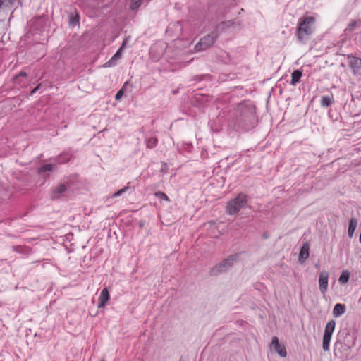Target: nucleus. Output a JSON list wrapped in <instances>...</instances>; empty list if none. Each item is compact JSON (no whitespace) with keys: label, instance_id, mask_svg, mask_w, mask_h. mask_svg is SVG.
<instances>
[{"label":"nucleus","instance_id":"obj_1","mask_svg":"<svg viewBox=\"0 0 361 361\" xmlns=\"http://www.w3.org/2000/svg\"><path fill=\"white\" fill-rule=\"evenodd\" d=\"M314 22L315 19L312 16L299 20L296 36L300 42L304 44L310 38L313 32Z\"/></svg>","mask_w":361,"mask_h":361},{"label":"nucleus","instance_id":"obj_2","mask_svg":"<svg viewBox=\"0 0 361 361\" xmlns=\"http://www.w3.org/2000/svg\"><path fill=\"white\" fill-rule=\"evenodd\" d=\"M247 202V197L243 193L227 202L226 210L230 215L237 214Z\"/></svg>","mask_w":361,"mask_h":361},{"label":"nucleus","instance_id":"obj_3","mask_svg":"<svg viewBox=\"0 0 361 361\" xmlns=\"http://www.w3.org/2000/svg\"><path fill=\"white\" fill-rule=\"evenodd\" d=\"M238 257V255L228 256L227 258L224 259L220 263L212 268L210 270V274L212 276H216L221 273L226 271L234 264L237 261Z\"/></svg>","mask_w":361,"mask_h":361},{"label":"nucleus","instance_id":"obj_4","mask_svg":"<svg viewBox=\"0 0 361 361\" xmlns=\"http://www.w3.org/2000/svg\"><path fill=\"white\" fill-rule=\"evenodd\" d=\"M218 35L216 32H212L207 36L201 38L200 41L195 45L196 51H204L212 46L216 41Z\"/></svg>","mask_w":361,"mask_h":361},{"label":"nucleus","instance_id":"obj_5","mask_svg":"<svg viewBox=\"0 0 361 361\" xmlns=\"http://www.w3.org/2000/svg\"><path fill=\"white\" fill-rule=\"evenodd\" d=\"M329 273L326 271H322L319 276V286L320 291L324 294L327 290Z\"/></svg>","mask_w":361,"mask_h":361},{"label":"nucleus","instance_id":"obj_6","mask_svg":"<svg viewBox=\"0 0 361 361\" xmlns=\"http://www.w3.org/2000/svg\"><path fill=\"white\" fill-rule=\"evenodd\" d=\"M271 346L274 347L275 351L281 357H285L287 355V352L284 345L280 344L279 338L274 336L271 341Z\"/></svg>","mask_w":361,"mask_h":361},{"label":"nucleus","instance_id":"obj_7","mask_svg":"<svg viewBox=\"0 0 361 361\" xmlns=\"http://www.w3.org/2000/svg\"><path fill=\"white\" fill-rule=\"evenodd\" d=\"M349 66L354 73H357L361 69V59L348 56Z\"/></svg>","mask_w":361,"mask_h":361},{"label":"nucleus","instance_id":"obj_8","mask_svg":"<svg viewBox=\"0 0 361 361\" xmlns=\"http://www.w3.org/2000/svg\"><path fill=\"white\" fill-rule=\"evenodd\" d=\"M66 186L63 183L56 186L51 191V199L54 200L61 197L63 192L66 191Z\"/></svg>","mask_w":361,"mask_h":361},{"label":"nucleus","instance_id":"obj_9","mask_svg":"<svg viewBox=\"0 0 361 361\" xmlns=\"http://www.w3.org/2000/svg\"><path fill=\"white\" fill-rule=\"evenodd\" d=\"M109 298L108 289L106 288H104L99 297L97 307L103 308L106 305V302L109 300Z\"/></svg>","mask_w":361,"mask_h":361},{"label":"nucleus","instance_id":"obj_10","mask_svg":"<svg viewBox=\"0 0 361 361\" xmlns=\"http://www.w3.org/2000/svg\"><path fill=\"white\" fill-rule=\"evenodd\" d=\"M336 322L334 320H330L325 326L324 335L331 336L334 331Z\"/></svg>","mask_w":361,"mask_h":361},{"label":"nucleus","instance_id":"obj_11","mask_svg":"<svg viewBox=\"0 0 361 361\" xmlns=\"http://www.w3.org/2000/svg\"><path fill=\"white\" fill-rule=\"evenodd\" d=\"M357 226V220L355 218H352L349 221V226L348 233L350 238L353 236L354 232Z\"/></svg>","mask_w":361,"mask_h":361},{"label":"nucleus","instance_id":"obj_12","mask_svg":"<svg viewBox=\"0 0 361 361\" xmlns=\"http://www.w3.org/2000/svg\"><path fill=\"white\" fill-rule=\"evenodd\" d=\"M310 245L307 243H305L300 249L299 258L306 259L309 257Z\"/></svg>","mask_w":361,"mask_h":361},{"label":"nucleus","instance_id":"obj_13","mask_svg":"<svg viewBox=\"0 0 361 361\" xmlns=\"http://www.w3.org/2000/svg\"><path fill=\"white\" fill-rule=\"evenodd\" d=\"M345 305L338 303L336 304L333 310V314L334 317H338L342 315L345 312Z\"/></svg>","mask_w":361,"mask_h":361},{"label":"nucleus","instance_id":"obj_14","mask_svg":"<svg viewBox=\"0 0 361 361\" xmlns=\"http://www.w3.org/2000/svg\"><path fill=\"white\" fill-rule=\"evenodd\" d=\"M331 339V336H323V341H322V348L324 351H329L330 348V341Z\"/></svg>","mask_w":361,"mask_h":361},{"label":"nucleus","instance_id":"obj_15","mask_svg":"<svg viewBox=\"0 0 361 361\" xmlns=\"http://www.w3.org/2000/svg\"><path fill=\"white\" fill-rule=\"evenodd\" d=\"M343 348V343H336L334 345V355L336 357L343 358V354L342 353L341 349Z\"/></svg>","mask_w":361,"mask_h":361},{"label":"nucleus","instance_id":"obj_16","mask_svg":"<svg viewBox=\"0 0 361 361\" xmlns=\"http://www.w3.org/2000/svg\"><path fill=\"white\" fill-rule=\"evenodd\" d=\"M302 76V72L299 70H295L291 75L292 80L291 84H295L300 81V79Z\"/></svg>","mask_w":361,"mask_h":361},{"label":"nucleus","instance_id":"obj_17","mask_svg":"<svg viewBox=\"0 0 361 361\" xmlns=\"http://www.w3.org/2000/svg\"><path fill=\"white\" fill-rule=\"evenodd\" d=\"M333 102V97L329 96H323L321 99V105L323 107L329 106Z\"/></svg>","mask_w":361,"mask_h":361},{"label":"nucleus","instance_id":"obj_18","mask_svg":"<svg viewBox=\"0 0 361 361\" xmlns=\"http://www.w3.org/2000/svg\"><path fill=\"white\" fill-rule=\"evenodd\" d=\"M54 167H55L54 165H53L51 164H45V165L42 166L40 168H39L38 172H39V173H42L44 172H47V171H53L54 169Z\"/></svg>","mask_w":361,"mask_h":361},{"label":"nucleus","instance_id":"obj_19","mask_svg":"<svg viewBox=\"0 0 361 361\" xmlns=\"http://www.w3.org/2000/svg\"><path fill=\"white\" fill-rule=\"evenodd\" d=\"M349 278H350V273L348 271H344L342 272L338 280H339L340 283H345L348 281Z\"/></svg>","mask_w":361,"mask_h":361},{"label":"nucleus","instance_id":"obj_20","mask_svg":"<svg viewBox=\"0 0 361 361\" xmlns=\"http://www.w3.org/2000/svg\"><path fill=\"white\" fill-rule=\"evenodd\" d=\"M144 0H132L130 4V8L131 10H137L143 3Z\"/></svg>","mask_w":361,"mask_h":361},{"label":"nucleus","instance_id":"obj_21","mask_svg":"<svg viewBox=\"0 0 361 361\" xmlns=\"http://www.w3.org/2000/svg\"><path fill=\"white\" fill-rule=\"evenodd\" d=\"M357 26V20H353L351 21L345 28V32H353Z\"/></svg>","mask_w":361,"mask_h":361},{"label":"nucleus","instance_id":"obj_22","mask_svg":"<svg viewBox=\"0 0 361 361\" xmlns=\"http://www.w3.org/2000/svg\"><path fill=\"white\" fill-rule=\"evenodd\" d=\"M122 55V49H118V50L116 51V53L112 56L111 60L109 61L110 63H113V61H116L117 59H120Z\"/></svg>","mask_w":361,"mask_h":361},{"label":"nucleus","instance_id":"obj_23","mask_svg":"<svg viewBox=\"0 0 361 361\" xmlns=\"http://www.w3.org/2000/svg\"><path fill=\"white\" fill-rule=\"evenodd\" d=\"M157 143V138L149 139L147 141V147H149V148H152L154 146H156Z\"/></svg>","mask_w":361,"mask_h":361},{"label":"nucleus","instance_id":"obj_24","mask_svg":"<svg viewBox=\"0 0 361 361\" xmlns=\"http://www.w3.org/2000/svg\"><path fill=\"white\" fill-rule=\"evenodd\" d=\"M155 196L162 200L169 201L168 196L164 192H157L155 193Z\"/></svg>","mask_w":361,"mask_h":361},{"label":"nucleus","instance_id":"obj_25","mask_svg":"<svg viewBox=\"0 0 361 361\" xmlns=\"http://www.w3.org/2000/svg\"><path fill=\"white\" fill-rule=\"evenodd\" d=\"M127 84H128V82H125V84H124V85H123V88H122V89H121V90H120L117 93H116V96H115V99H116V100H119V99H121V97H123V89L124 88V87H125Z\"/></svg>","mask_w":361,"mask_h":361},{"label":"nucleus","instance_id":"obj_26","mask_svg":"<svg viewBox=\"0 0 361 361\" xmlns=\"http://www.w3.org/2000/svg\"><path fill=\"white\" fill-rule=\"evenodd\" d=\"M128 189V187H124L123 188H122V189L118 190L117 192H116L115 193H114V195L112 196L114 197H118V196L121 195L124 192H126Z\"/></svg>","mask_w":361,"mask_h":361},{"label":"nucleus","instance_id":"obj_27","mask_svg":"<svg viewBox=\"0 0 361 361\" xmlns=\"http://www.w3.org/2000/svg\"><path fill=\"white\" fill-rule=\"evenodd\" d=\"M27 76V73H25L24 71H21L18 75H16V77L14 78L15 82L16 83L18 82L19 78H20V77L26 78Z\"/></svg>","mask_w":361,"mask_h":361},{"label":"nucleus","instance_id":"obj_28","mask_svg":"<svg viewBox=\"0 0 361 361\" xmlns=\"http://www.w3.org/2000/svg\"><path fill=\"white\" fill-rule=\"evenodd\" d=\"M127 42H128V38H126V39L123 40V43H122V45H121V47L119 49H121L123 50V49H124V48H125V47L126 46Z\"/></svg>","mask_w":361,"mask_h":361},{"label":"nucleus","instance_id":"obj_29","mask_svg":"<svg viewBox=\"0 0 361 361\" xmlns=\"http://www.w3.org/2000/svg\"><path fill=\"white\" fill-rule=\"evenodd\" d=\"M41 86V84H39L35 88H34L32 90V91L31 92V94H33L34 93H35L40 87Z\"/></svg>","mask_w":361,"mask_h":361},{"label":"nucleus","instance_id":"obj_30","mask_svg":"<svg viewBox=\"0 0 361 361\" xmlns=\"http://www.w3.org/2000/svg\"><path fill=\"white\" fill-rule=\"evenodd\" d=\"M210 227H211V228H215V227H216L215 224H212V223H211V224H210Z\"/></svg>","mask_w":361,"mask_h":361},{"label":"nucleus","instance_id":"obj_31","mask_svg":"<svg viewBox=\"0 0 361 361\" xmlns=\"http://www.w3.org/2000/svg\"><path fill=\"white\" fill-rule=\"evenodd\" d=\"M13 250H15V251H18V247H13Z\"/></svg>","mask_w":361,"mask_h":361},{"label":"nucleus","instance_id":"obj_32","mask_svg":"<svg viewBox=\"0 0 361 361\" xmlns=\"http://www.w3.org/2000/svg\"><path fill=\"white\" fill-rule=\"evenodd\" d=\"M4 0H0V6L3 4Z\"/></svg>","mask_w":361,"mask_h":361},{"label":"nucleus","instance_id":"obj_33","mask_svg":"<svg viewBox=\"0 0 361 361\" xmlns=\"http://www.w3.org/2000/svg\"><path fill=\"white\" fill-rule=\"evenodd\" d=\"M359 240H360V243H361V232H360Z\"/></svg>","mask_w":361,"mask_h":361},{"label":"nucleus","instance_id":"obj_34","mask_svg":"<svg viewBox=\"0 0 361 361\" xmlns=\"http://www.w3.org/2000/svg\"><path fill=\"white\" fill-rule=\"evenodd\" d=\"M101 361H105V360L103 359V360H102Z\"/></svg>","mask_w":361,"mask_h":361}]
</instances>
